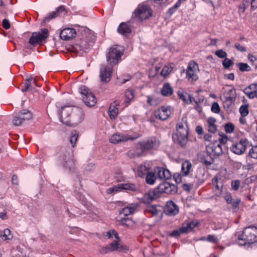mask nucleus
<instances>
[{
	"label": "nucleus",
	"instance_id": "50",
	"mask_svg": "<svg viewBox=\"0 0 257 257\" xmlns=\"http://www.w3.org/2000/svg\"><path fill=\"white\" fill-rule=\"evenodd\" d=\"M240 185V181L238 180H233L231 181V188L233 190H237Z\"/></svg>",
	"mask_w": 257,
	"mask_h": 257
},
{
	"label": "nucleus",
	"instance_id": "62",
	"mask_svg": "<svg viewBox=\"0 0 257 257\" xmlns=\"http://www.w3.org/2000/svg\"><path fill=\"white\" fill-rule=\"evenodd\" d=\"M206 240L209 242H216L217 241L216 237L214 235H208Z\"/></svg>",
	"mask_w": 257,
	"mask_h": 257
},
{
	"label": "nucleus",
	"instance_id": "38",
	"mask_svg": "<svg viewBox=\"0 0 257 257\" xmlns=\"http://www.w3.org/2000/svg\"><path fill=\"white\" fill-rule=\"evenodd\" d=\"M148 168L145 165H141L138 167V174L141 177H143L149 172Z\"/></svg>",
	"mask_w": 257,
	"mask_h": 257
},
{
	"label": "nucleus",
	"instance_id": "47",
	"mask_svg": "<svg viewBox=\"0 0 257 257\" xmlns=\"http://www.w3.org/2000/svg\"><path fill=\"white\" fill-rule=\"evenodd\" d=\"M237 66L241 71H248L250 70V67L246 63H239Z\"/></svg>",
	"mask_w": 257,
	"mask_h": 257
},
{
	"label": "nucleus",
	"instance_id": "14",
	"mask_svg": "<svg viewBox=\"0 0 257 257\" xmlns=\"http://www.w3.org/2000/svg\"><path fill=\"white\" fill-rule=\"evenodd\" d=\"M226 202L227 203V208L232 212H237L239 209L240 199L237 198H232L230 193L226 192Z\"/></svg>",
	"mask_w": 257,
	"mask_h": 257
},
{
	"label": "nucleus",
	"instance_id": "55",
	"mask_svg": "<svg viewBox=\"0 0 257 257\" xmlns=\"http://www.w3.org/2000/svg\"><path fill=\"white\" fill-rule=\"evenodd\" d=\"M27 82H29L31 83V87L32 88V85L34 84L38 87H40V86L37 83V80L35 78H33L32 77H29L26 79Z\"/></svg>",
	"mask_w": 257,
	"mask_h": 257
},
{
	"label": "nucleus",
	"instance_id": "52",
	"mask_svg": "<svg viewBox=\"0 0 257 257\" xmlns=\"http://www.w3.org/2000/svg\"><path fill=\"white\" fill-rule=\"evenodd\" d=\"M115 236V238L116 239L118 238V234L117 232L114 230H110L109 231L106 232V234L105 236L107 237L108 238H110L112 237V235Z\"/></svg>",
	"mask_w": 257,
	"mask_h": 257
},
{
	"label": "nucleus",
	"instance_id": "9",
	"mask_svg": "<svg viewBox=\"0 0 257 257\" xmlns=\"http://www.w3.org/2000/svg\"><path fill=\"white\" fill-rule=\"evenodd\" d=\"M152 13V10L146 5L139 6L134 12L136 17L141 21L151 17Z\"/></svg>",
	"mask_w": 257,
	"mask_h": 257
},
{
	"label": "nucleus",
	"instance_id": "57",
	"mask_svg": "<svg viewBox=\"0 0 257 257\" xmlns=\"http://www.w3.org/2000/svg\"><path fill=\"white\" fill-rule=\"evenodd\" d=\"M234 47L238 51L241 52H244L246 51V48L238 43H236L234 45Z\"/></svg>",
	"mask_w": 257,
	"mask_h": 257
},
{
	"label": "nucleus",
	"instance_id": "10",
	"mask_svg": "<svg viewBox=\"0 0 257 257\" xmlns=\"http://www.w3.org/2000/svg\"><path fill=\"white\" fill-rule=\"evenodd\" d=\"M247 144V140L246 138H241L238 142L233 143L229 148L232 152L240 155L243 154L245 151Z\"/></svg>",
	"mask_w": 257,
	"mask_h": 257
},
{
	"label": "nucleus",
	"instance_id": "23",
	"mask_svg": "<svg viewBox=\"0 0 257 257\" xmlns=\"http://www.w3.org/2000/svg\"><path fill=\"white\" fill-rule=\"evenodd\" d=\"M245 95L250 99L254 98V94L257 92V83H252L243 90Z\"/></svg>",
	"mask_w": 257,
	"mask_h": 257
},
{
	"label": "nucleus",
	"instance_id": "15",
	"mask_svg": "<svg viewBox=\"0 0 257 257\" xmlns=\"http://www.w3.org/2000/svg\"><path fill=\"white\" fill-rule=\"evenodd\" d=\"M171 114V111L170 106H162L155 110L154 112L155 117L161 120L167 119Z\"/></svg>",
	"mask_w": 257,
	"mask_h": 257
},
{
	"label": "nucleus",
	"instance_id": "25",
	"mask_svg": "<svg viewBox=\"0 0 257 257\" xmlns=\"http://www.w3.org/2000/svg\"><path fill=\"white\" fill-rule=\"evenodd\" d=\"M146 210L153 215L159 216L162 214L163 207L160 205H152L148 206Z\"/></svg>",
	"mask_w": 257,
	"mask_h": 257
},
{
	"label": "nucleus",
	"instance_id": "54",
	"mask_svg": "<svg viewBox=\"0 0 257 257\" xmlns=\"http://www.w3.org/2000/svg\"><path fill=\"white\" fill-rule=\"evenodd\" d=\"M234 130V125L231 123H226V133H231Z\"/></svg>",
	"mask_w": 257,
	"mask_h": 257
},
{
	"label": "nucleus",
	"instance_id": "32",
	"mask_svg": "<svg viewBox=\"0 0 257 257\" xmlns=\"http://www.w3.org/2000/svg\"><path fill=\"white\" fill-rule=\"evenodd\" d=\"M93 42L91 41L88 43L86 41L82 40L79 45H76L77 46H79L80 47V49H82L84 51H86L88 50L93 45Z\"/></svg>",
	"mask_w": 257,
	"mask_h": 257
},
{
	"label": "nucleus",
	"instance_id": "20",
	"mask_svg": "<svg viewBox=\"0 0 257 257\" xmlns=\"http://www.w3.org/2000/svg\"><path fill=\"white\" fill-rule=\"evenodd\" d=\"M224 178L220 177L219 175L216 176L212 180V184L215 186V192L217 196L221 194L223 187Z\"/></svg>",
	"mask_w": 257,
	"mask_h": 257
},
{
	"label": "nucleus",
	"instance_id": "39",
	"mask_svg": "<svg viewBox=\"0 0 257 257\" xmlns=\"http://www.w3.org/2000/svg\"><path fill=\"white\" fill-rule=\"evenodd\" d=\"M108 114L111 119H114L118 114V109L116 106L110 105L108 110Z\"/></svg>",
	"mask_w": 257,
	"mask_h": 257
},
{
	"label": "nucleus",
	"instance_id": "36",
	"mask_svg": "<svg viewBox=\"0 0 257 257\" xmlns=\"http://www.w3.org/2000/svg\"><path fill=\"white\" fill-rule=\"evenodd\" d=\"M0 237L4 240L12 239L13 235L11 233V231L8 228L5 229L3 233H0Z\"/></svg>",
	"mask_w": 257,
	"mask_h": 257
},
{
	"label": "nucleus",
	"instance_id": "43",
	"mask_svg": "<svg viewBox=\"0 0 257 257\" xmlns=\"http://www.w3.org/2000/svg\"><path fill=\"white\" fill-rule=\"evenodd\" d=\"M183 128H188L186 118H183L181 120H179L176 125V130L182 129Z\"/></svg>",
	"mask_w": 257,
	"mask_h": 257
},
{
	"label": "nucleus",
	"instance_id": "45",
	"mask_svg": "<svg viewBox=\"0 0 257 257\" xmlns=\"http://www.w3.org/2000/svg\"><path fill=\"white\" fill-rule=\"evenodd\" d=\"M248 5L249 3L243 0L239 6L238 13L240 14L243 13L245 10L248 7Z\"/></svg>",
	"mask_w": 257,
	"mask_h": 257
},
{
	"label": "nucleus",
	"instance_id": "18",
	"mask_svg": "<svg viewBox=\"0 0 257 257\" xmlns=\"http://www.w3.org/2000/svg\"><path fill=\"white\" fill-rule=\"evenodd\" d=\"M112 67L102 65L100 68V76L102 82H107L110 80L112 73Z\"/></svg>",
	"mask_w": 257,
	"mask_h": 257
},
{
	"label": "nucleus",
	"instance_id": "41",
	"mask_svg": "<svg viewBox=\"0 0 257 257\" xmlns=\"http://www.w3.org/2000/svg\"><path fill=\"white\" fill-rule=\"evenodd\" d=\"M78 138V134L76 131H73L71 133L70 142L72 147H74L75 145L76 142L77 141Z\"/></svg>",
	"mask_w": 257,
	"mask_h": 257
},
{
	"label": "nucleus",
	"instance_id": "2",
	"mask_svg": "<svg viewBox=\"0 0 257 257\" xmlns=\"http://www.w3.org/2000/svg\"><path fill=\"white\" fill-rule=\"evenodd\" d=\"M55 159L57 163L64 168L70 171L75 168V161L70 150L62 149L57 151L56 153Z\"/></svg>",
	"mask_w": 257,
	"mask_h": 257
},
{
	"label": "nucleus",
	"instance_id": "31",
	"mask_svg": "<svg viewBox=\"0 0 257 257\" xmlns=\"http://www.w3.org/2000/svg\"><path fill=\"white\" fill-rule=\"evenodd\" d=\"M157 179V177L155 172H149L146 175V181L150 185L154 184Z\"/></svg>",
	"mask_w": 257,
	"mask_h": 257
},
{
	"label": "nucleus",
	"instance_id": "7",
	"mask_svg": "<svg viewBox=\"0 0 257 257\" xmlns=\"http://www.w3.org/2000/svg\"><path fill=\"white\" fill-rule=\"evenodd\" d=\"M48 37V30L44 29L41 32H34L29 39V43L26 46L27 49H32L33 47L40 43Z\"/></svg>",
	"mask_w": 257,
	"mask_h": 257
},
{
	"label": "nucleus",
	"instance_id": "3",
	"mask_svg": "<svg viewBox=\"0 0 257 257\" xmlns=\"http://www.w3.org/2000/svg\"><path fill=\"white\" fill-rule=\"evenodd\" d=\"M160 142L157 138L152 137L137 144L135 152V156L141 157L144 153L152 150H156L160 146Z\"/></svg>",
	"mask_w": 257,
	"mask_h": 257
},
{
	"label": "nucleus",
	"instance_id": "33",
	"mask_svg": "<svg viewBox=\"0 0 257 257\" xmlns=\"http://www.w3.org/2000/svg\"><path fill=\"white\" fill-rule=\"evenodd\" d=\"M216 120L213 117H209L207 120L208 130L209 132L214 133L216 131V127L215 125Z\"/></svg>",
	"mask_w": 257,
	"mask_h": 257
},
{
	"label": "nucleus",
	"instance_id": "22",
	"mask_svg": "<svg viewBox=\"0 0 257 257\" xmlns=\"http://www.w3.org/2000/svg\"><path fill=\"white\" fill-rule=\"evenodd\" d=\"M75 30L72 28H66L63 29L60 33V38L64 40H68L76 36Z\"/></svg>",
	"mask_w": 257,
	"mask_h": 257
},
{
	"label": "nucleus",
	"instance_id": "21",
	"mask_svg": "<svg viewBox=\"0 0 257 257\" xmlns=\"http://www.w3.org/2000/svg\"><path fill=\"white\" fill-rule=\"evenodd\" d=\"M155 172L156 174L157 178L159 179L167 180L171 177L170 171L162 167L156 168L155 169Z\"/></svg>",
	"mask_w": 257,
	"mask_h": 257
},
{
	"label": "nucleus",
	"instance_id": "6",
	"mask_svg": "<svg viewBox=\"0 0 257 257\" xmlns=\"http://www.w3.org/2000/svg\"><path fill=\"white\" fill-rule=\"evenodd\" d=\"M122 48L118 45H114L109 49V51L106 55V60L111 66L117 64L121 60V57L123 55Z\"/></svg>",
	"mask_w": 257,
	"mask_h": 257
},
{
	"label": "nucleus",
	"instance_id": "30",
	"mask_svg": "<svg viewBox=\"0 0 257 257\" xmlns=\"http://www.w3.org/2000/svg\"><path fill=\"white\" fill-rule=\"evenodd\" d=\"M173 89L168 83H165L163 84L161 89V94L163 96H169L172 94Z\"/></svg>",
	"mask_w": 257,
	"mask_h": 257
},
{
	"label": "nucleus",
	"instance_id": "28",
	"mask_svg": "<svg viewBox=\"0 0 257 257\" xmlns=\"http://www.w3.org/2000/svg\"><path fill=\"white\" fill-rule=\"evenodd\" d=\"M197 224V222L195 221H190L188 223H183L180 227L182 230V233H187L192 231Z\"/></svg>",
	"mask_w": 257,
	"mask_h": 257
},
{
	"label": "nucleus",
	"instance_id": "13",
	"mask_svg": "<svg viewBox=\"0 0 257 257\" xmlns=\"http://www.w3.org/2000/svg\"><path fill=\"white\" fill-rule=\"evenodd\" d=\"M188 128L178 129L173 138L180 146L184 147L188 142Z\"/></svg>",
	"mask_w": 257,
	"mask_h": 257
},
{
	"label": "nucleus",
	"instance_id": "42",
	"mask_svg": "<svg viewBox=\"0 0 257 257\" xmlns=\"http://www.w3.org/2000/svg\"><path fill=\"white\" fill-rule=\"evenodd\" d=\"M212 152L216 155H219L222 154V149L220 144H217L216 145H214L212 148Z\"/></svg>",
	"mask_w": 257,
	"mask_h": 257
},
{
	"label": "nucleus",
	"instance_id": "27",
	"mask_svg": "<svg viewBox=\"0 0 257 257\" xmlns=\"http://www.w3.org/2000/svg\"><path fill=\"white\" fill-rule=\"evenodd\" d=\"M65 10V7L63 6H61L57 8L55 11L52 12L50 13L47 17H45L44 21L45 22H48L50 20L56 18L59 16L60 14L64 12Z\"/></svg>",
	"mask_w": 257,
	"mask_h": 257
},
{
	"label": "nucleus",
	"instance_id": "8",
	"mask_svg": "<svg viewBox=\"0 0 257 257\" xmlns=\"http://www.w3.org/2000/svg\"><path fill=\"white\" fill-rule=\"evenodd\" d=\"M79 91L83 96V100L86 105L88 106H93L96 104V97L93 93L89 91L86 86H81L79 88Z\"/></svg>",
	"mask_w": 257,
	"mask_h": 257
},
{
	"label": "nucleus",
	"instance_id": "34",
	"mask_svg": "<svg viewBox=\"0 0 257 257\" xmlns=\"http://www.w3.org/2000/svg\"><path fill=\"white\" fill-rule=\"evenodd\" d=\"M201 162L207 166L213 163V159L207 153L201 158Z\"/></svg>",
	"mask_w": 257,
	"mask_h": 257
},
{
	"label": "nucleus",
	"instance_id": "48",
	"mask_svg": "<svg viewBox=\"0 0 257 257\" xmlns=\"http://www.w3.org/2000/svg\"><path fill=\"white\" fill-rule=\"evenodd\" d=\"M158 100L153 96H147V102L151 105H156L158 103Z\"/></svg>",
	"mask_w": 257,
	"mask_h": 257
},
{
	"label": "nucleus",
	"instance_id": "1",
	"mask_svg": "<svg viewBox=\"0 0 257 257\" xmlns=\"http://www.w3.org/2000/svg\"><path fill=\"white\" fill-rule=\"evenodd\" d=\"M58 114L63 123L72 126L78 125L84 118V113L81 108L70 105L62 106Z\"/></svg>",
	"mask_w": 257,
	"mask_h": 257
},
{
	"label": "nucleus",
	"instance_id": "26",
	"mask_svg": "<svg viewBox=\"0 0 257 257\" xmlns=\"http://www.w3.org/2000/svg\"><path fill=\"white\" fill-rule=\"evenodd\" d=\"M138 205L136 203L131 204L125 207H124L120 211V213L127 216L130 214L134 213L137 210Z\"/></svg>",
	"mask_w": 257,
	"mask_h": 257
},
{
	"label": "nucleus",
	"instance_id": "11",
	"mask_svg": "<svg viewBox=\"0 0 257 257\" xmlns=\"http://www.w3.org/2000/svg\"><path fill=\"white\" fill-rule=\"evenodd\" d=\"M32 117V113L28 109L21 110L14 117L13 122L16 126L21 125L26 120H29Z\"/></svg>",
	"mask_w": 257,
	"mask_h": 257
},
{
	"label": "nucleus",
	"instance_id": "51",
	"mask_svg": "<svg viewBox=\"0 0 257 257\" xmlns=\"http://www.w3.org/2000/svg\"><path fill=\"white\" fill-rule=\"evenodd\" d=\"M211 110L214 113H218L220 111V108L218 104L215 102L212 104Z\"/></svg>",
	"mask_w": 257,
	"mask_h": 257
},
{
	"label": "nucleus",
	"instance_id": "56",
	"mask_svg": "<svg viewBox=\"0 0 257 257\" xmlns=\"http://www.w3.org/2000/svg\"><path fill=\"white\" fill-rule=\"evenodd\" d=\"M182 233V230L180 227L178 229L175 230L173 231L170 234V235L172 237H178L180 236V234Z\"/></svg>",
	"mask_w": 257,
	"mask_h": 257
},
{
	"label": "nucleus",
	"instance_id": "35",
	"mask_svg": "<svg viewBox=\"0 0 257 257\" xmlns=\"http://www.w3.org/2000/svg\"><path fill=\"white\" fill-rule=\"evenodd\" d=\"M191 167V164L189 161H185L182 164L181 172L183 176L188 175Z\"/></svg>",
	"mask_w": 257,
	"mask_h": 257
},
{
	"label": "nucleus",
	"instance_id": "40",
	"mask_svg": "<svg viewBox=\"0 0 257 257\" xmlns=\"http://www.w3.org/2000/svg\"><path fill=\"white\" fill-rule=\"evenodd\" d=\"M248 104L245 103L240 106L239 108V112L242 117L247 116L249 113Z\"/></svg>",
	"mask_w": 257,
	"mask_h": 257
},
{
	"label": "nucleus",
	"instance_id": "61",
	"mask_svg": "<svg viewBox=\"0 0 257 257\" xmlns=\"http://www.w3.org/2000/svg\"><path fill=\"white\" fill-rule=\"evenodd\" d=\"M215 55L219 58H223L225 57V52L222 50H219L215 52Z\"/></svg>",
	"mask_w": 257,
	"mask_h": 257
},
{
	"label": "nucleus",
	"instance_id": "37",
	"mask_svg": "<svg viewBox=\"0 0 257 257\" xmlns=\"http://www.w3.org/2000/svg\"><path fill=\"white\" fill-rule=\"evenodd\" d=\"M124 95L126 98L125 103L128 105L130 101L132 100L134 97V91L133 89H128L124 92Z\"/></svg>",
	"mask_w": 257,
	"mask_h": 257
},
{
	"label": "nucleus",
	"instance_id": "16",
	"mask_svg": "<svg viewBox=\"0 0 257 257\" xmlns=\"http://www.w3.org/2000/svg\"><path fill=\"white\" fill-rule=\"evenodd\" d=\"M198 69L197 64L194 62L189 63L187 71L186 77L188 80L196 81L198 77L197 75V70Z\"/></svg>",
	"mask_w": 257,
	"mask_h": 257
},
{
	"label": "nucleus",
	"instance_id": "53",
	"mask_svg": "<svg viewBox=\"0 0 257 257\" xmlns=\"http://www.w3.org/2000/svg\"><path fill=\"white\" fill-rule=\"evenodd\" d=\"M249 156L253 158H257V146L253 147L249 152Z\"/></svg>",
	"mask_w": 257,
	"mask_h": 257
},
{
	"label": "nucleus",
	"instance_id": "24",
	"mask_svg": "<svg viewBox=\"0 0 257 257\" xmlns=\"http://www.w3.org/2000/svg\"><path fill=\"white\" fill-rule=\"evenodd\" d=\"M227 96H226V105L228 107L232 104L234 103L236 99V90L234 88H232L228 90Z\"/></svg>",
	"mask_w": 257,
	"mask_h": 257
},
{
	"label": "nucleus",
	"instance_id": "59",
	"mask_svg": "<svg viewBox=\"0 0 257 257\" xmlns=\"http://www.w3.org/2000/svg\"><path fill=\"white\" fill-rule=\"evenodd\" d=\"M174 179L177 183H180L182 181V176L179 173H175L173 176Z\"/></svg>",
	"mask_w": 257,
	"mask_h": 257
},
{
	"label": "nucleus",
	"instance_id": "44",
	"mask_svg": "<svg viewBox=\"0 0 257 257\" xmlns=\"http://www.w3.org/2000/svg\"><path fill=\"white\" fill-rule=\"evenodd\" d=\"M173 66L171 64H169L168 65H166L163 67L162 69L161 74L163 76H166L168 75L172 70Z\"/></svg>",
	"mask_w": 257,
	"mask_h": 257
},
{
	"label": "nucleus",
	"instance_id": "5",
	"mask_svg": "<svg viewBox=\"0 0 257 257\" xmlns=\"http://www.w3.org/2000/svg\"><path fill=\"white\" fill-rule=\"evenodd\" d=\"M177 191V187L174 184L168 182H164L160 184L157 188L153 192H150L149 195L152 200L155 199L158 197V193H165L168 194H173Z\"/></svg>",
	"mask_w": 257,
	"mask_h": 257
},
{
	"label": "nucleus",
	"instance_id": "60",
	"mask_svg": "<svg viewBox=\"0 0 257 257\" xmlns=\"http://www.w3.org/2000/svg\"><path fill=\"white\" fill-rule=\"evenodd\" d=\"M111 252L109 251V248L108 245L105 247H102L99 249V252L101 254H106L108 252Z\"/></svg>",
	"mask_w": 257,
	"mask_h": 257
},
{
	"label": "nucleus",
	"instance_id": "29",
	"mask_svg": "<svg viewBox=\"0 0 257 257\" xmlns=\"http://www.w3.org/2000/svg\"><path fill=\"white\" fill-rule=\"evenodd\" d=\"M117 32L123 35H126L131 32V29L126 23H122L118 26Z\"/></svg>",
	"mask_w": 257,
	"mask_h": 257
},
{
	"label": "nucleus",
	"instance_id": "12",
	"mask_svg": "<svg viewBox=\"0 0 257 257\" xmlns=\"http://www.w3.org/2000/svg\"><path fill=\"white\" fill-rule=\"evenodd\" d=\"M121 190H127L136 191L138 190V186L134 184H120L106 189L107 194H114Z\"/></svg>",
	"mask_w": 257,
	"mask_h": 257
},
{
	"label": "nucleus",
	"instance_id": "4",
	"mask_svg": "<svg viewBox=\"0 0 257 257\" xmlns=\"http://www.w3.org/2000/svg\"><path fill=\"white\" fill-rule=\"evenodd\" d=\"M238 239L240 245H244L257 241V228L254 226L246 227L242 233L238 236Z\"/></svg>",
	"mask_w": 257,
	"mask_h": 257
},
{
	"label": "nucleus",
	"instance_id": "49",
	"mask_svg": "<svg viewBox=\"0 0 257 257\" xmlns=\"http://www.w3.org/2000/svg\"><path fill=\"white\" fill-rule=\"evenodd\" d=\"M108 245L109 248V251L112 252L113 251L117 250V249H118V242L117 241L114 240Z\"/></svg>",
	"mask_w": 257,
	"mask_h": 257
},
{
	"label": "nucleus",
	"instance_id": "58",
	"mask_svg": "<svg viewBox=\"0 0 257 257\" xmlns=\"http://www.w3.org/2000/svg\"><path fill=\"white\" fill-rule=\"evenodd\" d=\"M128 250V248L127 247V246L120 244L118 243V249H117V251L125 252Z\"/></svg>",
	"mask_w": 257,
	"mask_h": 257
},
{
	"label": "nucleus",
	"instance_id": "46",
	"mask_svg": "<svg viewBox=\"0 0 257 257\" xmlns=\"http://www.w3.org/2000/svg\"><path fill=\"white\" fill-rule=\"evenodd\" d=\"M120 221L122 225H125L127 227L133 226L135 224V222L130 219L128 218H121Z\"/></svg>",
	"mask_w": 257,
	"mask_h": 257
},
{
	"label": "nucleus",
	"instance_id": "64",
	"mask_svg": "<svg viewBox=\"0 0 257 257\" xmlns=\"http://www.w3.org/2000/svg\"><path fill=\"white\" fill-rule=\"evenodd\" d=\"M30 88H31V83H30L29 82H26L25 84V87H24V88L22 89V91L23 92H26L29 89H30Z\"/></svg>",
	"mask_w": 257,
	"mask_h": 257
},
{
	"label": "nucleus",
	"instance_id": "17",
	"mask_svg": "<svg viewBox=\"0 0 257 257\" xmlns=\"http://www.w3.org/2000/svg\"><path fill=\"white\" fill-rule=\"evenodd\" d=\"M134 139H135V138L131 137L127 135L116 133L111 137L109 141L111 143L117 144L119 143L125 142L128 140Z\"/></svg>",
	"mask_w": 257,
	"mask_h": 257
},
{
	"label": "nucleus",
	"instance_id": "63",
	"mask_svg": "<svg viewBox=\"0 0 257 257\" xmlns=\"http://www.w3.org/2000/svg\"><path fill=\"white\" fill-rule=\"evenodd\" d=\"M3 26L6 29H8L10 28V24L7 19H4L3 21Z\"/></svg>",
	"mask_w": 257,
	"mask_h": 257
},
{
	"label": "nucleus",
	"instance_id": "19",
	"mask_svg": "<svg viewBox=\"0 0 257 257\" xmlns=\"http://www.w3.org/2000/svg\"><path fill=\"white\" fill-rule=\"evenodd\" d=\"M165 213L169 216H174L179 212L178 206L172 201H168L166 205L165 208H163Z\"/></svg>",
	"mask_w": 257,
	"mask_h": 257
}]
</instances>
